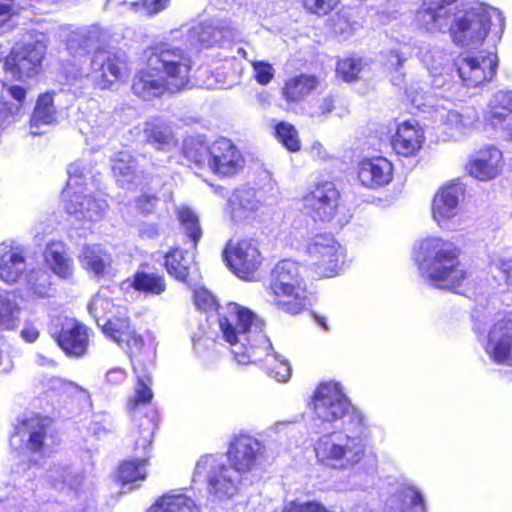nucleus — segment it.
<instances>
[{
	"label": "nucleus",
	"mask_w": 512,
	"mask_h": 512,
	"mask_svg": "<svg viewBox=\"0 0 512 512\" xmlns=\"http://www.w3.org/2000/svg\"><path fill=\"white\" fill-rule=\"evenodd\" d=\"M223 254L230 270L244 280L252 279L262 262L258 246L251 239L230 240Z\"/></svg>",
	"instance_id": "2eb2a0df"
},
{
	"label": "nucleus",
	"mask_w": 512,
	"mask_h": 512,
	"mask_svg": "<svg viewBox=\"0 0 512 512\" xmlns=\"http://www.w3.org/2000/svg\"><path fill=\"white\" fill-rule=\"evenodd\" d=\"M56 121V109L53 104L52 94L45 93L39 96L33 115L31 117V134L44 133L42 126H48Z\"/></svg>",
	"instance_id": "ea45409f"
},
{
	"label": "nucleus",
	"mask_w": 512,
	"mask_h": 512,
	"mask_svg": "<svg viewBox=\"0 0 512 512\" xmlns=\"http://www.w3.org/2000/svg\"><path fill=\"white\" fill-rule=\"evenodd\" d=\"M254 78L260 85H268L275 76L274 67L266 61L251 60Z\"/></svg>",
	"instance_id": "bf43d9fd"
},
{
	"label": "nucleus",
	"mask_w": 512,
	"mask_h": 512,
	"mask_svg": "<svg viewBox=\"0 0 512 512\" xmlns=\"http://www.w3.org/2000/svg\"><path fill=\"white\" fill-rule=\"evenodd\" d=\"M264 451L263 444L255 437L240 434L231 441L227 460L248 480V475L262 466Z\"/></svg>",
	"instance_id": "dca6fc26"
},
{
	"label": "nucleus",
	"mask_w": 512,
	"mask_h": 512,
	"mask_svg": "<svg viewBox=\"0 0 512 512\" xmlns=\"http://www.w3.org/2000/svg\"><path fill=\"white\" fill-rule=\"evenodd\" d=\"M502 167V152L493 145H487L475 151L466 164L468 174L480 181H489L496 178Z\"/></svg>",
	"instance_id": "393cba45"
},
{
	"label": "nucleus",
	"mask_w": 512,
	"mask_h": 512,
	"mask_svg": "<svg viewBox=\"0 0 512 512\" xmlns=\"http://www.w3.org/2000/svg\"><path fill=\"white\" fill-rule=\"evenodd\" d=\"M364 65L361 58L347 57L338 61L336 71L343 80L350 82L358 78Z\"/></svg>",
	"instance_id": "4d7b16f0"
},
{
	"label": "nucleus",
	"mask_w": 512,
	"mask_h": 512,
	"mask_svg": "<svg viewBox=\"0 0 512 512\" xmlns=\"http://www.w3.org/2000/svg\"><path fill=\"white\" fill-rule=\"evenodd\" d=\"M95 27H81L72 31L66 41V48L73 56H81L88 53L95 42Z\"/></svg>",
	"instance_id": "de8ad7c7"
},
{
	"label": "nucleus",
	"mask_w": 512,
	"mask_h": 512,
	"mask_svg": "<svg viewBox=\"0 0 512 512\" xmlns=\"http://www.w3.org/2000/svg\"><path fill=\"white\" fill-rule=\"evenodd\" d=\"M46 50L47 43L43 36L34 39L29 35L12 47L4 62V68L16 80L33 78L41 69Z\"/></svg>",
	"instance_id": "9b49d317"
},
{
	"label": "nucleus",
	"mask_w": 512,
	"mask_h": 512,
	"mask_svg": "<svg viewBox=\"0 0 512 512\" xmlns=\"http://www.w3.org/2000/svg\"><path fill=\"white\" fill-rule=\"evenodd\" d=\"M129 74L128 58L122 51H97L92 57L89 76L100 89L112 88Z\"/></svg>",
	"instance_id": "ddd939ff"
},
{
	"label": "nucleus",
	"mask_w": 512,
	"mask_h": 512,
	"mask_svg": "<svg viewBox=\"0 0 512 512\" xmlns=\"http://www.w3.org/2000/svg\"><path fill=\"white\" fill-rule=\"evenodd\" d=\"M498 66L494 52L476 56H462L456 61L458 75L466 87H479L493 79Z\"/></svg>",
	"instance_id": "a211bd4d"
},
{
	"label": "nucleus",
	"mask_w": 512,
	"mask_h": 512,
	"mask_svg": "<svg viewBox=\"0 0 512 512\" xmlns=\"http://www.w3.org/2000/svg\"><path fill=\"white\" fill-rule=\"evenodd\" d=\"M49 420L33 415L18 422L10 438V445L14 449L25 447L31 451H39L44 444Z\"/></svg>",
	"instance_id": "b1692460"
},
{
	"label": "nucleus",
	"mask_w": 512,
	"mask_h": 512,
	"mask_svg": "<svg viewBox=\"0 0 512 512\" xmlns=\"http://www.w3.org/2000/svg\"><path fill=\"white\" fill-rule=\"evenodd\" d=\"M184 157L199 168L207 167L221 178H232L242 172L245 159L237 146L227 138H219L209 146L189 138L183 144Z\"/></svg>",
	"instance_id": "39448f33"
},
{
	"label": "nucleus",
	"mask_w": 512,
	"mask_h": 512,
	"mask_svg": "<svg viewBox=\"0 0 512 512\" xmlns=\"http://www.w3.org/2000/svg\"><path fill=\"white\" fill-rule=\"evenodd\" d=\"M128 287L148 295H160L166 290L165 279L162 275L152 272H136L132 280L123 283Z\"/></svg>",
	"instance_id": "c03bdc74"
},
{
	"label": "nucleus",
	"mask_w": 512,
	"mask_h": 512,
	"mask_svg": "<svg viewBox=\"0 0 512 512\" xmlns=\"http://www.w3.org/2000/svg\"><path fill=\"white\" fill-rule=\"evenodd\" d=\"M152 439V427L149 426L140 430V437L135 442V452L137 458H145L148 461Z\"/></svg>",
	"instance_id": "69168bd1"
},
{
	"label": "nucleus",
	"mask_w": 512,
	"mask_h": 512,
	"mask_svg": "<svg viewBox=\"0 0 512 512\" xmlns=\"http://www.w3.org/2000/svg\"><path fill=\"white\" fill-rule=\"evenodd\" d=\"M312 410L314 419L323 424L332 425L341 420V427H344L354 413L367 421L365 415L352 405L342 385L335 381L317 387L312 397Z\"/></svg>",
	"instance_id": "6e6552de"
},
{
	"label": "nucleus",
	"mask_w": 512,
	"mask_h": 512,
	"mask_svg": "<svg viewBox=\"0 0 512 512\" xmlns=\"http://www.w3.org/2000/svg\"><path fill=\"white\" fill-rule=\"evenodd\" d=\"M434 119L461 136L469 135L477 130L480 121L478 110L474 106H467L458 111L443 105H437L434 111Z\"/></svg>",
	"instance_id": "a878e982"
},
{
	"label": "nucleus",
	"mask_w": 512,
	"mask_h": 512,
	"mask_svg": "<svg viewBox=\"0 0 512 512\" xmlns=\"http://www.w3.org/2000/svg\"><path fill=\"white\" fill-rule=\"evenodd\" d=\"M384 512H425L422 492L411 484H401L385 501Z\"/></svg>",
	"instance_id": "c756f323"
},
{
	"label": "nucleus",
	"mask_w": 512,
	"mask_h": 512,
	"mask_svg": "<svg viewBox=\"0 0 512 512\" xmlns=\"http://www.w3.org/2000/svg\"><path fill=\"white\" fill-rule=\"evenodd\" d=\"M145 458H136L123 462L119 467V479L123 485L132 484L137 481H143L146 478Z\"/></svg>",
	"instance_id": "8fccbe9b"
},
{
	"label": "nucleus",
	"mask_w": 512,
	"mask_h": 512,
	"mask_svg": "<svg viewBox=\"0 0 512 512\" xmlns=\"http://www.w3.org/2000/svg\"><path fill=\"white\" fill-rule=\"evenodd\" d=\"M370 434L368 421L354 413L341 430L323 434L314 441L317 463L337 471L353 469L365 458Z\"/></svg>",
	"instance_id": "7ed1b4c3"
},
{
	"label": "nucleus",
	"mask_w": 512,
	"mask_h": 512,
	"mask_svg": "<svg viewBox=\"0 0 512 512\" xmlns=\"http://www.w3.org/2000/svg\"><path fill=\"white\" fill-rule=\"evenodd\" d=\"M44 259L48 269L59 279L70 281L74 275V261L63 242H51L44 251Z\"/></svg>",
	"instance_id": "72a5a7b5"
},
{
	"label": "nucleus",
	"mask_w": 512,
	"mask_h": 512,
	"mask_svg": "<svg viewBox=\"0 0 512 512\" xmlns=\"http://www.w3.org/2000/svg\"><path fill=\"white\" fill-rule=\"evenodd\" d=\"M392 177L393 165L384 157L364 158L357 165V178L364 187L380 188L389 184Z\"/></svg>",
	"instance_id": "cd10ccee"
},
{
	"label": "nucleus",
	"mask_w": 512,
	"mask_h": 512,
	"mask_svg": "<svg viewBox=\"0 0 512 512\" xmlns=\"http://www.w3.org/2000/svg\"><path fill=\"white\" fill-rule=\"evenodd\" d=\"M307 254L316 272L324 277L338 274L345 259L344 249L334 236L328 233L312 237L307 245Z\"/></svg>",
	"instance_id": "f8f14e48"
},
{
	"label": "nucleus",
	"mask_w": 512,
	"mask_h": 512,
	"mask_svg": "<svg viewBox=\"0 0 512 512\" xmlns=\"http://www.w3.org/2000/svg\"><path fill=\"white\" fill-rule=\"evenodd\" d=\"M317 85L318 79L315 76L301 74L285 82L282 95L288 102H299L308 96Z\"/></svg>",
	"instance_id": "79ce46f5"
},
{
	"label": "nucleus",
	"mask_w": 512,
	"mask_h": 512,
	"mask_svg": "<svg viewBox=\"0 0 512 512\" xmlns=\"http://www.w3.org/2000/svg\"><path fill=\"white\" fill-rule=\"evenodd\" d=\"M27 248L17 242L0 243V279L16 283L26 271Z\"/></svg>",
	"instance_id": "bb28decb"
},
{
	"label": "nucleus",
	"mask_w": 512,
	"mask_h": 512,
	"mask_svg": "<svg viewBox=\"0 0 512 512\" xmlns=\"http://www.w3.org/2000/svg\"><path fill=\"white\" fill-rule=\"evenodd\" d=\"M406 61L407 57L399 50L392 49L386 53L385 67L390 72L394 85H401L404 82L403 67Z\"/></svg>",
	"instance_id": "864d4df0"
},
{
	"label": "nucleus",
	"mask_w": 512,
	"mask_h": 512,
	"mask_svg": "<svg viewBox=\"0 0 512 512\" xmlns=\"http://www.w3.org/2000/svg\"><path fill=\"white\" fill-rule=\"evenodd\" d=\"M482 116L486 125L501 130L512 140V90L495 91L483 108Z\"/></svg>",
	"instance_id": "4be33fe9"
},
{
	"label": "nucleus",
	"mask_w": 512,
	"mask_h": 512,
	"mask_svg": "<svg viewBox=\"0 0 512 512\" xmlns=\"http://www.w3.org/2000/svg\"><path fill=\"white\" fill-rule=\"evenodd\" d=\"M339 0H303V6L307 11L318 16H325L334 10Z\"/></svg>",
	"instance_id": "e2e57ef3"
},
{
	"label": "nucleus",
	"mask_w": 512,
	"mask_h": 512,
	"mask_svg": "<svg viewBox=\"0 0 512 512\" xmlns=\"http://www.w3.org/2000/svg\"><path fill=\"white\" fill-rule=\"evenodd\" d=\"M90 315L96 320L100 326V320H105L108 323L109 319L115 320L119 318H126L124 308L116 306L111 297L109 290H100L88 305ZM103 324H101V327Z\"/></svg>",
	"instance_id": "4c0bfd02"
},
{
	"label": "nucleus",
	"mask_w": 512,
	"mask_h": 512,
	"mask_svg": "<svg viewBox=\"0 0 512 512\" xmlns=\"http://www.w3.org/2000/svg\"><path fill=\"white\" fill-rule=\"evenodd\" d=\"M271 194L265 196L263 189L239 187L228 198L231 216L234 220L250 217L264 205H270L277 199V189L271 187Z\"/></svg>",
	"instance_id": "aec40b11"
},
{
	"label": "nucleus",
	"mask_w": 512,
	"mask_h": 512,
	"mask_svg": "<svg viewBox=\"0 0 512 512\" xmlns=\"http://www.w3.org/2000/svg\"><path fill=\"white\" fill-rule=\"evenodd\" d=\"M277 139L291 152L300 149V140L295 127L286 122H280L275 126Z\"/></svg>",
	"instance_id": "5fc2aeb1"
},
{
	"label": "nucleus",
	"mask_w": 512,
	"mask_h": 512,
	"mask_svg": "<svg viewBox=\"0 0 512 512\" xmlns=\"http://www.w3.org/2000/svg\"><path fill=\"white\" fill-rule=\"evenodd\" d=\"M81 267L96 277H102L111 265V256L99 244L83 245L77 255Z\"/></svg>",
	"instance_id": "e433bc0d"
},
{
	"label": "nucleus",
	"mask_w": 512,
	"mask_h": 512,
	"mask_svg": "<svg viewBox=\"0 0 512 512\" xmlns=\"http://www.w3.org/2000/svg\"><path fill=\"white\" fill-rule=\"evenodd\" d=\"M282 512H328L326 507L317 501H290Z\"/></svg>",
	"instance_id": "0e129e2a"
},
{
	"label": "nucleus",
	"mask_w": 512,
	"mask_h": 512,
	"mask_svg": "<svg viewBox=\"0 0 512 512\" xmlns=\"http://www.w3.org/2000/svg\"><path fill=\"white\" fill-rule=\"evenodd\" d=\"M147 512H200V509L190 497L168 493L158 498Z\"/></svg>",
	"instance_id": "a19ab883"
},
{
	"label": "nucleus",
	"mask_w": 512,
	"mask_h": 512,
	"mask_svg": "<svg viewBox=\"0 0 512 512\" xmlns=\"http://www.w3.org/2000/svg\"><path fill=\"white\" fill-rule=\"evenodd\" d=\"M146 141L158 150H168L175 145L170 126L160 118H150L144 127Z\"/></svg>",
	"instance_id": "58836bf2"
},
{
	"label": "nucleus",
	"mask_w": 512,
	"mask_h": 512,
	"mask_svg": "<svg viewBox=\"0 0 512 512\" xmlns=\"http://www.w3.org/2000/svg\"><path fill=\"white\" fill-rule=\"evenodd\" d=\"M177 215L185 234L195 246L202 236L198 215L188 206L178 208Z\"/></svg>",
	"instance_id": "603ef678"
},
{
	"label": "nucleus",
	"mask_w": 512,
	"mask_h": 512,
	"mask_svg": "<svg viewBox=\"0 0 512 512\" xmlns=\"http://www.w3.org/2000/svg\"><path fill=\"white\" fill-rule=\"evenodd\" d=\"M17 14L14 0H0V34L9 31L14 25Z\"/></svg>",
	"instance_id": "13d9d810"
},
{
	"label": "nucleus",
	"mask_w": 512,
	"mask_h": 512,
	"mask_svg": "<svg viewBox=\"0 0 512 512\" xmlns=\"http://www.w3.org/2000/svg\"><path fill=\"white\" fill-rule=\"evenodd\" d=\"M88 329L74 320H67L58 335L59 346L69 356L80 357L85 354L88 346Z\"/></svg>",
	"instance_id": "2f4dec72"
},
{
	"label": "nucleus",
	"mask_w": 512,
	"mask_h": 512,
	"mask_svg": "<svg viewBox=\"0 0 512 512\" xmlns=\"http://www.w3.org/2000/svg\"><path fill=\"white\" fill-rule=\"evenodd\" d=\"M88 430L96 438H104L115 431L113 418L107 413H96L92 417Z\"/></svg>",
	"instance_id": "6e6d98bb"
},
{
	"label": "nucleus",
	"mask_w": 512,
	"mask_h": 512,
	"mask_svg": "<svg viewBox=\"0 0 512 512\" xmlns=\"http://www.w3.org/2000/svg\"><path fill=\"white\" fill-rule=\"evenodd\" d=\"M63 201L67 213L82 222L83 228L102 220L108 207L105 200L86 194L84 190L71 192Z\"/></svg>",
	"instance_id": "412c9836"
},
{
	"label": "nucleus",
	"mask_w": 512,
	"mask_h": 512,
	"mask_svg": "<svg viewBox=\"0 0 512 512\" xmlns=\"http://www.w3.org/2000/svg\"><path fill=\"white\" fill-rule=\"evenodd\" d=\"M240 36L238 25L231 20H208L193 25L187 31V43L190 47L209 48L225 41H235Z\"/></svg>",
	"instance_id": "4468645a"
},
{
	"label": "nucleus",
	"mask_w": 512,
	"mask_h": 512,
	"mask_svg": "<svg viewBox=\"0 0 512 512\" xmlns=\"http://www.w3.org/2000/svg\"><path fill=\"white\" fill-rule=\"evenodd\" d=\"M132 91L143 100H151L161 96L166 91H171V87L164 79L163 75L152 71L147 66L146 69L139 71L135 75Z\"/></svg>",
	"instance_id": "f704fd0d"
},
{
	"label": "nucleus",
	"mask_w": 512,
	"mask_h": 512,
	"mask_svg": "<svg viewBox=\"0 0 512 512\" xmlns=\"http://www.w3.org/2000/svg\"><path fill=\"white\" fill-rule=\"evenodd\" d=\"M111 169L117 183L127 189L142 184L143 174L137 160L128 151L115 153L111 158Z\"/></svg>",
	"instance_id": "7c9ffc66"
},
{
	"label": "nucleus",
	"mask_w": 512,
	"mask_h": 512,
	"mask_svg": "<svg viewBox=\"0 0 512 512\" xmlns=\"http://www.w3.org/2000/svg\"><path fill=\"white\" fill-rule=\"evenodd\" d=\"M205 477L208 490L219 499L231 498L247 480L230 462L221 455L201 456L196 463L193 479Z\"/></svg>",
	"instance_id": "1a4fd4ad"
},
{
	"label": "nucleus",
	"mask_w": 512,
	"mask_h": 512,
	"mask_svg": "<svg viewBox=\"0 0 512 512\" xmlns=\"http://www.w3.org/2000/svg\"><path fill=\"white\" fill-rule=\"evenodd\" d=\"M463 189L458 184L442 187L434 196L432 202V217L439 227L452 230L455 228L454 219L459 212V201Z\"/></svg>",
	"instance_id": "5701e85b"
},
{
	"label": "nucleus",
	"mask_w": 512,
	"mask_h": 512,
	"mask_svg": "<svg viewBox=\"0 0 512 512\" xmlns=\"http://www.w3.org/2000/svg\"><path fill=\"white\" fill-rule=\"evenodd\" d=\"M27 90L20 85L3 83L0 95V126L10 123L22 113L26 103Z\"/></svg>",
	"instance_id": "c9c22d12"
},
{
	"label": "nucleus",
	"mask_w": 512,
	"mask_h": 512,
	"mask_svg": "<svg viewBox=\"0 0 512 512\" xmlns=\"http://www.w3.org/2000/svg\"><path fill=\"white\" fill-rule=\"evenodd\" d=\"M159 198L151 192H144L133 200L135 209L141 215H150L156 211Z\"/></svg>",
	"instance_id": "680f3d73"
},
{
	"label": "nucleus",
	"mask_w": 512,
	"mask_h": 512,
	"mask_svg": "<svg viewBox=\"0 0 512 512\" xmlns=\"http://www.w3.org/2000/svg\"><path fill=\"white\" fill-rule=\"evenodd\" d=\"M493 321L485 352L497 364L512 365V313H498Z\"/></svg>",
	"instance_id": "f3484780"
},
{
	"label": "nucleus",
	"mask_w": 512,
	"mask_h": 512,
	"mask_svg": "<svg viewBox=\"0 0 512 512\" xmlns=\"http://www.w3.org/2000/svg\"><path fill=\"white\" fill-rule=\"evenodd\" d=\"M88 173L89 169L83 161L70 164L68 167V181L62 191V198L66 199L71 192L85 190L83 184Z\"/></svg>",
	"instance_id": "3c124183"
},
{
	"label": "nucleus",
	"mask_w": 512,
	"mask_h": 512,
	"mask_svg": "<svg viewBox=\"0 0 512 512\" xmlns=\"http://www.w3.org/2000/svg\"><path fill=\"white\" fill-rule=\"evenodd\" d=\"M147 66L163 75L171 92L184 88L189 82L191 58L182 49L170 44H159L149 50Z\"/></svg>",
	"instance_id": "9d476101"
},
{
	"label": "nucleus",
	"mask_w": 512,
	"mask_h": 512,
	"mask_svg": "<svg viewBox=\"0 0 512 512\" xmlns=\"http://www.w3.org/2000/svg\"><path fill=\"white\" fill-rule=\"evenodd\" d=\"M492 312L489 309H476L472 314L473 330L480 335L486 331V326L491 320Z\"/></svg>",
	"instance_id": "774afa93"
},
{
	"label": "nucleus",
	"mask_w": 512,
	"mask_h": 512,
	"mask_svg": "<svg viewBox=\"0 0 512 512\" xmlns=\"http://www.w3.org/2000/svg\"><path fill=\"white\" fill-rule=\"evenodd\" d=\"M339 197L332 182H323L303 198L304 207L315 221L330 222L337 214Z\"/></svg>",
	"instance_id": "6ab92c4d"
},
{
	"label": "nucleus",
	"mask_w": 512,
	"mask_h": 512,
	"mask_svg": "<svg viewBox=\"0 0 512 512\" xmlns=\"http://www.w3.org/2000/svg\"><path fill=\"white\" fill-rule=\"evenodd\" d=\"M193 263V253L178 248L168 252L165 256L167 272L179 281H186Z\"/></svg>",
	"instance_id": "a18cd8bd"
},
{
	"label": "nucleus",
	"mask_w": 512,
	"mask_h": 512,
	"mask_svg": "<svg viewBox=\"0 0 512 512\" xmlns=\"http://www.w3.org/2000/svg\"><path fill=\"white\" fill-rule=\"evenodd\" d=\"M27 291L32 297L43 299L53 296L51 276L43 269H32L25 276Z\"/></svg>",
	"instance_id": "49530a36"
},
{
	"label": "nucleus",
	"mask_w": 512,
	"mask_h": 512,
	"mask_svg": "<svg viewBox=\"0 0 512 512\" xmlns=\"http://www.w3.org/2000/svg\"><path fill=\"white\" fill-rule=\"evenodd\" d=\"M193 300L197 309L205 312L214 311L218 307V303L214 295L203 287L195 289Z\"/></svg>",
	"instance_id": "052dcab7"
},
{
	"label": "nucleus",
	"mask_w": 512,
	"mask_h": 512,
	"mask_svg": "<svg viewBox=\"0 0 512 512\" xmlns=\"http://www.w3.org/2000/svg\"><path fill=\"white\" fill-rule=\"evenodd\" d=\"M109 3L125 5L128 10L140 16H155L165 10L170 0H109Z\"/></svg>",
	"instance_id": "09e8293b"
},
{
	"label": "nucleus",
	"mask_w": 512,
	"mask_h": 512,
	"mask_svg": "<svg viewBox=\"0 0 512 512\" xmlns=\"http://www.w3.org/2000/svg\"><path fill=\"white\" fill-rule=\"evenodd\" d=\"M102 331L120 347L125 348L131 359L137 384L135 393L128 402L129 410H135L141 405L150 403L153 398L150 388L151 377L147 369H140L142 363L140 357L147 353L143 338L134 331L127 318L109 319L108 323H103Z\"/></svg>",
	"instance_id": "423d86ee"
},
{
	"label": "nucleus",
	"mask_w": 512,
	"mask_h": 512,
	"mask_svg": "<svg viewBox=\"0 0 512 512\" xmlns=\"http://www.w3.org/2000/svg\"><path fill=\"white\" fill-rule=\"evenodd\" d=\"M459 0H422L415 21L419 29L430 34L449 32L452 42L462 48L478 49L488 36L491 25H503L494 8L473 2L461 6Z\"/></svg>",
	"instance_id": "f257e3e1"
},
{
	"label": "nucleus",
	"mask_w": 512,
	"mask_h": 512,
	"mask_svg": "<svg viewBox=\"0 0 512 512\" xmlns=\"http://www.w3.org/2000/svg\"><path fill=\"white\" fill-rule=\"evenodd\" d=\"M269 290L271 301L284 312L297 314L306 306V285L295 261L284 259L275 265Z\"/></svg>",
	"instance_id": "0eeeda50"
},
{
	"label": "nucleus",
	"mask_w": 512,
	"mask_h": 512,
	"mask_svg": "<svg viewBox=\"0 0 512 512\" xmlns=\"http://www.w3.org/2000/svg\"><path fill=\"white\" fill-rule=\"evenodd\" d=\"M23 309L8 292L0 293V329L15 330L22 320Z\"/></svg>",
	"instance_id": "37998d69"
},
{
	"label": "nucleus",
	"mask_w": 512,
	"mask_h": 512,
	"mask_svg": "<svg viewBox=\"0 0 512 512\" xmlns=\"http://www.w3.org/2000/svg\"><path fill=\"white\" fill-rule=\"evenodd\" d=\"M460 250L451 241L427 237L415 249V262L421 277L440 289L459 287L467 278V271L459 260Z\"/></svg>",
	"instance_id": "20e7f679"
},
{
	"label": "nucleus",
	"mask_w": 512,
	"mask_h": 512,
	"mask_svg": "<svg viewBox=\"0 0 512 512\" xmlns=\"http://www.w3.org/2000/svg\"><path fill=\"white\" fill-rule=\"evenodd\" d=\"M223 339L239 364L259 363L277 382H287L291 377L289 362L278 354L269 338L263 333L264 322L251 310L237 303H229L219 317Z\"/></svg>",
	"instance_id": "f03ea898"
},
{
	"label": "nucleus",
	"mask_w": 512,
	"mask_h": 512,
	"mask_svg": "<svg viewBox=\"0 0 512 512\" xmlns=\"http://www.w3.org/2000/svg\"><path fill=\"white\" fill-rule=\"evenodd\" d=\"M424 131L417 121L407 120L399 124L392 138V147L398 155H415L424 142Z\"/></svg>",
	"instance_id": "c85d7f7f"
},
{
	"label": "nucleus",
	"mask_w": 512,
	"mask_h": 512,
	"mask_svg": "<svg viewBox=\"0 0 512 512\" xmlns=\"http://www.w3.org/2000/svg\"><path fill=\"white\" fill-rule=\"evenodd\" d=\"M45 481L60 492H77L83 484L84 476L67 463H55L47 469Z\"/></svg>",
	"instance_id": "473e14b6"
},
{
	"label": "nucleus",
	"mask_w": 512,
	"mask_h": 512,
	"mask_svg": "<svg viewBox=\"0 0 512 512\" xmlns=\"http://www.w3.org/2000/svg\"><path fill=\"white\" fill-rule=\"evenodd\" d=\"M490 266L499 270L508 286H512V259L506 258L500 254L490 256Z\"/></svg>",
	"instance_id": "338daca9"
}]
</instances>
